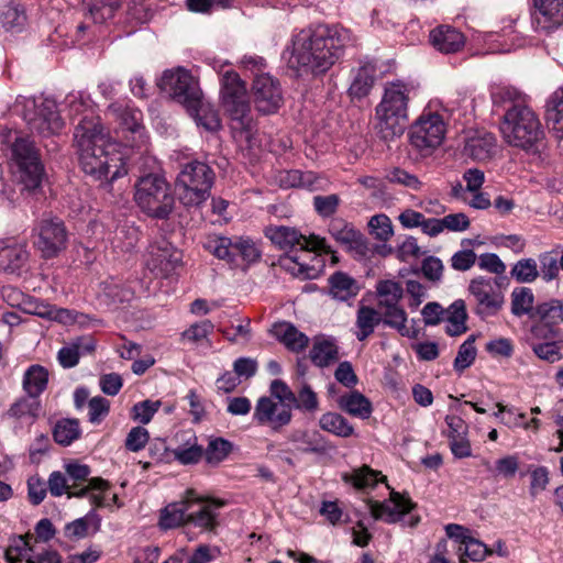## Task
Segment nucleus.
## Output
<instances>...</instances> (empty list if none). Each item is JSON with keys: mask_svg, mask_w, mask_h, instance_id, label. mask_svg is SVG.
Wrapping results in <instances>:
<instances>
[{"mask_svg": "<svg viewBox=\"0 0 563 563\" xmlns=\"http://www.w3.org/2000/svg\"><path fill=\"white\" fill-rule=\"evenodd\" d=\"M81 170L101 185L128 174L123 156L115 151L99 118L84 117L74 132Z\"/></svg>", "mask_w": 563, "mask_h": 563, "instance_id": "nucleus-1", "label": "nucleus"}, {"mask_svg": "<svg viewBox=\"0 0 563 563\" xmlns=\"http://www.w3.org/2000/svg\"><path fill=\"white\" fill-rule=\"evenodd\" d=\"M340 37H294L288 67L296 77L324 74L339 58Z\"/></svg>", "mask_w": 563, "mask_h": 563, "instance_id": "nucleus-2", "label": "nucleus"}, {"mask_svg": "<svg viewBox=\"0 0 563 563\" xmlns=\"http://www.w3.org/2000/svg\"><path fill=\"white\" fill-rule=\"evenodd\" d=\"M411 86L402 80L385 84L380 102L375 108V130L389 142L401 136L408 124V103Z\"/></svg>", "mask_w": 563, "mask_h": 563, "instance_id": "nucleus-3", "label": "nucleus"}, {"mask_svg": "<svg viewBox=\"0 0 563 563\" xmlns=\"http://www.w3.org/2000/svg\"><path fill=\"white\" fill-rule=\"evenodd\" d=\"M13 176L22 195L34 196L42 189L46 176L41 153L27 136H19L11 145Z\"/></svg>", "mask_w": 563, "mask_h": 563, "instance_id": "nucleus-4", "label": "nucleus"}, {"mask_svg": "<svg viewBox=\"0 0 563 563\" xmlns=\"http://www.w3.org/2000/svg\"><path fill=\"white\" fill-rule=\"evenodd\" d=\"M500 131L506 142L530 151L543 139L544 132L538 115L523 103H514L506 110Z\"/></svg>", "mask_w": 563, "mask_h": 563, "instance_id": "nucleus-5", "label": "nucleus"}, {"mask_svg": "<svg viewBox=\"0 0 563 563\" xmlns=\"http://www.w3.org/2000/svg\"><path fill=\"white\" fill-rule=\"evenodd\" d=\"M134 188V200L148 217L167 220L173 213L175 194L164 176L155 173L141 176Z\"/></svg>", "mask_w": 563, "mask_h": 563, "instance_id": "nucleus-6", "label": "nucleus"}, {"mask_svg": "<svg viewBox=\"0 0 563 563\" xmlns=\"http://www.w3.org/2000/svg\"><path fill=\"white\" fill-rule=\"evenodd\" d=\"M216 174L205 162L191 161L179 172L175 190L179 202L186 207H199L210 197Z\"/></svg>", "mask_w": 563, "mask_h": 563, "instance_id": "nucleus-7", "label": "nucleus"}, {"mask_svg": "<svg viewBox=\"0 0 563 563\" xmlns=\"http://www.w3.org/2000/svg\"><path fill=\"white\" fill-rule=\"evenodd\" d=\"M221 100L225 112L236 123L235 128L250 132L254 128L245 82L240 75L228 70L221 78Z\"/></svg>", "mask_w": 563, "mask_h": 563, "instance_id": "nucleus-8", "label": "nucleus"}, {"mask_svg": "<svg viewBox=\"0 0 563 563\" xmlns=\"http://www.w3.org/2000/svg\"><path fill=\"white\" fill-rule=\"evenodd\" d=\"M203 247L217 258L228 263H234L238 256L247 263L257 262L261 257V250L247 236L229 238L211 234L203 242Z\"/></svg>", "mask_w": 563, "mask_h": 563, "instance_id": "nucleus-9", "label": "nucleus"}, {"mask_svg": "<svg viewBox=\"0 0 563 563\" xmlns=\"http://www.w3.org/2000/svg\"><path fill=\"white\" fill-rule=\"evenodd\" d=\"M157 86L162 91L168 93L174 101L183 104L185 108H194L201 96L198 82L190 71L184 67L165 70Z\"/></svg>", "mask_w": 563, "mask_h": 563, "instance_id": "nucleus-10", "label": "nucleus"}, {"mask_svg": "<svg viewBox=\"0 0 563 563\" xmlns=\"http://www.w3.org/2000/svg\"><path fill=\"white\" fill-rule=\"evenodd\" d=\"M23 119L32 132L44 137L59 133L64 126L56 102L49 99L41 103L35 100L26 101Z\"/></svg>", "mask_w": 563, "mask_h": 563, "instance_id": "nucleus-11", "label": "nucleus"}, {"mask_svg": "<svg viewBox=\"0 0 563 563\" xmlns=\"http://www.w3.org/2000/svg\"><path fill=\"white\" fill-rule=\"evenodd\" d=\"M264 234L280 250L291 251L295 246H299V250L303 253L331 252V246L324 238L314 234L307 238L295 228L268 225L265 228Z\"/></svg>", "mask_w": 563, "mask_h": 563, "instance_id": "nucleus-12", "label": "nucleus"}, {"mask_svg": "<svg viewBox=\"0 0 563 563\" xmlns=\"http://www.w3.org/2000/svg\"><path fill=\"white\" fill-rule=\"evenodd\" d=\"M444 133L445 125L441 115L429 113L427 117H420L411 125L409 132L410 144L422 155H428L442 143Z\"/></svg>", "mask_w": 563, "mask_h": 563, "instance_id": "nucleus-13", "label": "nucleus"}, {"mask_svg": "<svg viewBox=\"0 0 563 563\" xmlns=\"http://www.w3.org/2000/svg\"><path fill=\"white\" fill-rule=\"evenodd\" d=\"M37 231L34 244L43 257L53 258L66 249L68 233L63 220L58 218L41 219Z\"/></svg>", "mask_w": 563, "mask_h": 563, "instance_id": "nucleus-14", "label": "nucleus"}, {"mask_svg": "<svg viewBox=\"0 0 563 563\" xmlns=\"http://www.w3.org/2000/svg\"><path fill=\"white\" fill-rule=\"evenodd\" d=\"M497 278L477 277L471 280L468 290L476 301L475 312L478 316H494L504 303V296L498 289Z\"/></svg>", "mask_w": 563, "mask_h": 563, "instance_id": "nucleus-15", "label": "nucleus"}, {"mask_svg": "<svg viewBox=\"0 0 563 563\" xmlns=\"http://www.w3.org/2000/svg\"><path fill=\"white\" fill-rule=\"evenodd\" d=\"M252 95L255 108L262 114H273L284 103L279 80L268 74L255 76Z\"/></svg>", "mask_w": 563, "mask_h": 563, "instance_id": "nucleus-16", "label": "nucleus"}, {"mask_svg": "<svg viewBox=\"0 0 563 563\" xmlns=\"http://www.w3.org/2000/svg\"><path fill=\"white\" fill-rule=\"evenodd\" d=\"M539 318V322L531 328L537 339H553L559 335L558 325L563 322V302L552 299L536 307L532 318Z\"/></svg>", "mask_w": 563, "mask_h": 563, "instance_id": "nucleus-17", "label": "nucleus"}, {"mask_svg": "<svg viewBox=\"0 0 563 563\" xmlns=\"http://www.w3.org/2000/svg\"><path fill=\"white\" fill-rule=\"evenodd\" d=\"M253 417L258 424H267L274 431H278L289 424L292 413L288 404L276 402L269 397H261L255 406Z\"/></svg>", "mask_w": 563, "mask_h": 563, "instance_id": "nucleus-18", "label": "nucleus"}, {"mask_svg": "<svg viewBox=\"0 0 563 563\" xmlns=\"http://www.w3.org/2000/svg\"><path fill=\"white\" fill-rule=\"evenodd\" d=\"M389 500L393 503V506L387 503L371 501L369 509L374 519L383 520L387 523H396L417 506L407 493L400 494L391 490Z\"/></svg>", "mask_w": 563, "mask_h": 563, "instance_id": "nucleus-19", "label": "nucleus"}, {"mask_svg": "<svg viewBox=\"0 0 563 563\" xmlns=\"http://www.w3.org/2000/svg\"><path fill=\"white\" fill-rule=\"evenodd\" d=\"M330 235L347 252L365 256L369 249L364 235L342 218H334L329 223Z\"/></svg>", "mask_w": 563, "mask_h": 563, "instance_id": "nucleus-20", "label": "nucleus"}, {"mask_svg": "<svg viewBox=\"0 0 563 563\" xmlns=\"http://www.w3.org/2000/svg\"><path fill=\"white\" fill-rule=\"evenodd\" d=\"M181 263V252L168 242L151 246L146 265L156 276L168 277Z\"/></svg>", "mask_w": 563, "mask_h": 563, "instance_id": "nucleus-21", "label": "nucleus"}, {"mask_svg": "<svg viewBox=\"0 0 563 563\" xmlns=\"http://www.w3.org/2000/svg\"><path fill=\"white\" fill-rule=\"evenodd\" d=\"M48 489L53 496H62L67 493L68 497L82 498L88 495L89 492L99 490L104 492L109 488V482L101 477H92L89 484H86L81 488H78V484L68 485L65 475L60 472H53L48 478Z\"/></svg>", "mask_w": 563, "mask_h": 563, "instance_id": "nucleus-22", "label": "nucleus"}, {"mask_svg": "<svg viewBox=\"0 0 563 563\" xmlns=\"http://www.w3.org/2000/svg\"><path fill=\"white\" fill-rule=\"evenodd\" d=\"M532 3L537 9V31L550 33L563 26V0H532Z\"/></svg>", "mask_w": 563, "mask_h": 563, "instance_id": "nucleus-23", "label": "nucleus"}, {"mask_svg": "<svg viewBox=\"0 0 563 563\" xmlns=\"http://www.w3.org/2000/svg\"><path fill=\"white\" fill-rule=\"evenodd\" d=\"M120 0H84V5L87 9L86 22L77 25L78 32L88 30V21L93 24H103L112 19L114 12L120 8Z\"/></svg>", "mask_w": 563, "mask_h": 563, "instance_id": "nucleus-24", "label": "nucleus"}, {"mask_svg": "<svg viewBox=\"0 0 563 563\" xmlns=\"http://www.w3.org/2000/svg\"><path fill=\"white\" fill-rule=\"evenodd\" d=\"M497 141L493 133L477 131L474 135L466 139L464 154L475 161H487L493 157Z\"/></svg>", "mask_w": 563, "mask_h": 563, "instance_id": "nucleus-25", "label": "nucleus"}, {"mask_svg": "<svg viewBox=\"0 0 563 563\" xmlns=\"http://www.w3.org/2000/svg\"><path fill=\"white\" fill-rule=\"evenodd\" d=\"M181 443L172 450L173 457L181 465L198 464L205 453V448L198 443V438L192 432H183L180 434Z\"/></svg>", "mask_w": 563, "mask_h": 563, "instance_id": "nucleus-26", "label": "nucleus"}, {"mask_svg": "<svg viewBox=\"0 0 563 563\" xmlns=\"http://www.w3.org/2000/svg\"><path fill=\"white\" fill-rule=\"evenodd\" d=\"M329 295L339 301H347L356 297L361 290L358 283L344 272L333 273L329 279Z\"/></svg>", "mask_w": 563, "mask_h": 563, "instance_id": "nucleus-27", "label": "nucleus"}, {"mask_svg": "<svg viewBox=\"0 0 563 563\" xmlns=\"http://www.w3.org/2000/svg\"><path fill=\"white\" fill-rule=\"evenodd\" d=\"M272 332L279 342L295 353L303 351L309 344V338L290 322L274 324Z\"/></svg>", "mask_w": 563, "mask_h": 563, "instance_id": "nucleus-28", "label": "nucleus"}, {"mask_svg": "<svg viewBox=\"0 0 563 563\" xmlns=\"http://www.w3.org/2000/svg\"><path fill=\"white\" fill-rule=\"evenodd\" d=\"M376 78V66L372 62L364 63L356 71L349 88L352 99H363L369 95Z\"/></svg>", "mask_w": 563, "mask_h": 563, "instance_id": "nucleus-29", "label": "nucleus"}, {"mask_svg": "<svg viewBox=\"0 0 563 563\" xmlns=\"http://www.w3.org/2000/svg\"><path fill=\"white\" fill-rule=\"evenodd\" d=\"M338 406L342 411L361 419L369 418L373 411L369 399L357 390L342 395L338 399Z\"/></svg>", "mask_w": 563, "mask_h": 563, "instance_id": "nucleus-30", "label": "nucleus"}, {"mask_svg": "<svg viewBox=\"0 0 563 563\" xmlns=\"http://www.w3.org/2000/svg\"><path fill=\"white\" fill-rule=\"evenodd\" d=\"M27 18L24 8L11 1L0 9V24L4 32L21 33L24 30Z\"/></svg>", "mask_w": 563, "mask_h": 563, "instance_id": "nucleus-31", "label": "nucleus"}, {"mask_svg": "<svg viewBox=\"0 0 563 563\" xmlns=\"http://www.w3.org/2000/svg\"><path fill=\"white\" fill-rule=\"evenodd\" d=\"M382 322V316L373 307L360 306L356 311L355 336L358 341H365Z\"/></svg>", "mask_w": 563, "mask_h": 563, "instance_id": "nucleus-32", "label": "nucleus"}, {"mask_svg": "<svg viewBox=\"0 0 563 563\" xmlns=\"http://www.w3.org/2000/svg\"><path fill=\"white\" fill-rule=\"evenodd\" d=\"M191 497L186 501L174 503L166 506L159 518V526L163 529H173L188 523V510L192 508Z\"/></svg>", "mask_w": 563, "mask_h": 563, "instance_id": "nucleus-33", "label": "nucleus"}, {"mask_svg": "<svg viewBox=\"0 0 563 563\" xmlns=\"http://www.w3.org/2000/svg\"><path fill=\"white\" fill-rule=\"evenodd\" d=\"M27 261V252L19 244L0 242V271L18 272Z\"/></svg>", "mask_w": 563, "mask_h": 563, "instance_id": "nucleus-34", "label": "nucleus"}, {"mask_svg": "<svg viewBox=\"0 0 563 563\" xmlns=\"http://www.w3.org/2000/svg\"><path fill=\"white\" fill-rule=\"evenodd\" d=\"M48 384V371L38 364L31 365L23 376V389L31 398L38 396L46 389Z\"/></svg>", "mask_w": 563, "mask_h": 563, "instance_id": "nucleus-35", "label": "nucleus"}, {"mask_svg": "<svg viewBox=\"0 0 563 563\" xmlns=\"http://www.w3.org/2000/svg\"><path fill=\"white\" fill-rule=\"evenodd\" d=\"M190 115L195 119L198 126H202L208 132H217L221 129V120L218 111L214 110L210 104H206L202 101V97H199V101L194 108H186Z\"/></svg>", "mask_w": 563, "mask_h": 563, "instance_id": "nucleus-36", "label": "nucleus"}, {"mask_svg": "<svg viewBox=\"0 0 563 563\" xmlns=\"http://www.w3.org/2000/svg\"><path fill=\"white\" fill-rule=\"evenodd\" d=\"M311 362L318 367H328L339 358V347L329 340L316 341L309 352Z\"/></svg>", "mask_w": 563, "mask_h": 563, "instance_id": "nucleus-37", "label": "nucleus"}, {"mask_svg": "<svg viewBox=\"0 0 563 563\" xmlns=\"http://www.w3.org/2000/svg\"><path fill=\"white\" fill-rule=\"evenodd\" d=\"M319 427L323 431L340 438H349L354 433L353 426L338 412L323 413L319 419Z\"/></svg>", "mask_w": 563, "mask_h": 563, "instance_id": "nucleus-38", "label": "nucleus"}, {"mask_svg": "<svg viewBox=\"0 0 563 563\" xmlns=\"http://www.w3.org/2000/svg\"><path fill=\"white\" fill-rule=\"evenodd\" d=\"M233 443L224 438H210L203 457L207 464L217 466L232 452Z\"/></svg>", "mask_w": 563, "mask_h": 563, "instance_id": "nucleus-39", "label": "nucleus"}, {"mask_svg": "<svg viewBox=\"0 0 563 563\" xmlns=\"http://www.w3.org/2000/svg\"><path fill=\"white\" fill-rule=\"evenodd\" d=\"M192 508L188 510V523L205 529H213L216 526L217 515L213 511V506L201 501H192Z\"/></svg>", "mask_w": 563, "mask_h": 563, "instance_id": "nucleus-40", "label": "nucleus"}, {"mask_svg": "<svg viewBox=\"0 0 563 563\" xmlns=\"http://www.w3.org/2000/svg\"><path fill=\"white\" fill-rule=\"evenodd\" d=\"M81 434L77 419H62L56 422L53 429V438L56 443L67 446L77 440Z\"/></svg>", "mask_w": 563, "mask_h": 563, "instance_id": "nucleus-41", "label": "nucleus"}, {"mask_svg": "<svg viewBox=\"0 0 563 563\" xmlns=\"http://www.w3.org/2000/svg\"><path fill=\"white\" fill-rule=\"evenodd\" d=\"M457 552L461 563H466L467 560L479 562L487 555L493 554V551L487 548L486 544L472 537L466 538V541H463V544L459 545Z\"/></svg>", "mask_w": 563, "mask_h": 563, "instance_id": "nucleus-42", "label": "nucleus"}, {"mask_svg": "<svg viewBox=\"0 0 563 563\" xmlns=\"http://www.w3.org/2000/svg\"><path fill=\"white\" fill-rule=\"evenodd\" d=\"M533 302L534 296L530 288H515L511 294V312L517 317L529 314L532 318L536 309L533 308Z\"/></svg>", "mask_w": 563, "mask_h": 563, "instance_id": "nucleus-43", "label": "nucleus"}, {"mask_svg": "<svg viewBox=\"0 0 563 563\" xmlns=\"http://www.w3.org/2000/svg\"><path fill=\"white\" fill-rule=\"evenodd\" d=\"M545 121L548 126L563 133V90L555 91L548 101Z\"/></svg>", "mask_w": 563, "mask_h": 563, "instance_id": "nucleus-44", "label": "nucleus"}, {"mask_svg": "<svg viewBox=\"0 0 563 563\" xmlns=\"http://www.w3.org/2000/svg\"><path fill=\"white\" fill-rule=\"evenodd\" d=\"M95 523V530H99L100 518L91 510L87 516L76 519L65 526V537L68 539H82L88 536L89 525Z\"/></svg>", "mask_w": 563, "mask_h": 563, "instance_id": "nucleus-45", "label": "nucleus"}, {"mask_svg": "<svg viewBox=\"0 0 563 563\" xmlns=\"http://www.w3.org/2000/svg\"><path fill=\"white\" fill-rule=\"evenodd\" d=\"M41 411V402L37 398L22 397L11 405L7 415L11 418L21 419L30 417L33 420L38 418Z\"/></svg>", "mask_w": 563, "mask_h": 563, "instance_id": "nucleus-46", "label": "nucleus"}, {"mask_svg": "<svg viewBox=\"0 0 563 563\" xmlns=\"http://www.w3.org/2000/svg\"><path fill=\"white\" fill-rule=\"evenodd\" d=\"M385 308L384 318L382 322L393 329H396L400 335L410 336V331L407 327V313L399 305L397 306H383Z\"/></svg>", "mask_w": 563, "mask_h": 563, "instance_id": "nucleus-47", "label": "nucleus"}, {"mask_svg": "<svg viewBox=\"0 0 563 563\" xmlns=\"http://www.w3.org/2000/svg\"><path fill=\"white\" fill-rule=\"evenodd\" d=\"M376 292L379 298V307L397 306L404 296L401 285L394 280H380L376 286Z\"/></svg>", "mask_w": 563, "mask_h": 563, "instance_id": "nucleus-48", "label": "nucleus"}, {"mask_svg": "<svg viewBox=\"0 0 563 563\" xmlns=\"http://www.w3.org/2000/svg\"><path fill=\"white\" fill-rule=\"evenodd\" d=\"M282 267L289 272L292 276L298 277L302 280L312 279L317 276L314 267L309 266L300 260L298 255H286L280 260Z\"/></svg>", "mask_w": 563, "mask_h": 563, "instance_id": "nucleus-49", "label": "nucleus"}, {"mask_svg": "<svg viewBox=\"0 0 563 563\" xmlns=\"http://www.w3.org/2000/svg\"><path fill=\"white\" fill-rule=\"evenodd\" d=\"M378 474V472L373 471L369 466L364 465L352 474H344L343 481L351 483L357 489H364L376 486Z\"/></svg>", "mask_w": 563, "mask_h": 563, "instance_id": "nucleus-50", "label": "nucleus"}, {"mask_svg": "<svg viewBox=\"0 0 563 563\" xmlns=\"http://www.w3.org/2000/svg\"><path fill=\"white\" fill-rule=\"evenodd\" d=\"M510 275L518 283H532L539 277L537 262L533 258L519 260L511 268Z\"/></svg>", "mask_w": 563, "mask_h": 563, "instance_id": "nucleus-51", "label": "nucleus"}, {"mask_svg": "<svg viewBox=\"0 0 563 563\" xmlns=\"http://www.w3.org/2000/svg\"><path fill=\"white\" fill-rule=\"evenodd\" d=\"M540 263L539 276L547 283L558 278L560 274V257L554 251L543 252L538 257Z\"/></svg>", "mask_w": 563, "mask_h": 563, "instance_id": "nucleus-52", "label": "nucleus"}, {"mask_svg": "<svg viewBox=\"0 0 563 563\" xmlns=\"http://www.w3.org/2000/svg\"><path fill=\"white\" fill-rule=\"evenodd\" d=\"M474 342L475 335L472 334L460 345L453 363L454 369L457 373H462L474 363L477 353Z\"/></svg>", "mask_w": 563, "mask_h": 563, "instance_id": "nucleus-53", "label": "nucleus"}, {"mask_svg": "<svg viewBox=\"0 0 563 563\" xmlns=\"http://www.w3.org/2000/svg\"><path fill=\"white\" fill-rule=\"evenodd\" d=\"M369 233L378 241L387 242L394 234L391 220L388 216L375 214L368 222Z\"/></svg>", "mask_w": 563, "mask_h": 563, "instance_id": "nucleus-54", "label": "nucleus"}, {"mask_svg": "<svg viewBox=\"0 0 563 563\" xmlns=\"http://www.w3.org/2000/svg\"><path fill=\"white\" fill-rule=\"evenodd\" d=\"M290 404H292L295 408L307 412H314L319 408L318 396L307 383L302 384L297 395L295 394V400L290 401Z\"/></svg>", "mask_w": 563, "mask_h": 563, "instance_id": "nucleus-55", "label": "nucleus"}, {"mask_svg": "<svg viewBox=\"0 0 563 563\" xmlns=\"http://www.w3.org/2000/svg\"><path fill=\"white\" fill-rule=\"evenodd\" d=\"M301 442L305 444L302 448H298L302 453H316L325 454L330 446L324 437L318 432H301Z\"/></svg>", "mask_w": 563, "mask_h": 563, "instance_id": "nucleus-56", "label": "nucleus"}, {"mask_svg": "<svg viewBox=\"0 0 563 563\" xmlns=\"http://www.w3.org/2000/svg\"><path fill=\"white\" fill-rule=\"evenodd\" d=\"M152 15L151 10H148L144 3H133L126 13L129 29L125 31V35H133L137 31L136 25L147 23L152 19Z\"/></svg>", "mask_w": 563, "mask_h": 563, "instance_id": "nucleus-57", "label": "nucleus"}, {"mask_svg": "<svg viewBox=\"0 0 563 563\" xmlns=\"http://www.w3.org/2000/svg\"><path fill=\"white\" fill-rule=\"evenodd\" d=\"M312 202L314 211L320 217L329 218L336 212L341 203V198L336 194H331L328 196H314Z\"/></svg>", "mask_w": 563, "mask_h": 563, "instance_id": "nucleus-58", "label": "nucleus"}, {"mask_svg": "<svg viewBox=\"0 0 563 563\" xmlns=\"http://www.w3.org/2000/svg\"><path fill=\"white\" fill-rule=\"evenodd\" d=\"M534 354L544 361L554 363L563 357V341H550L533 345Z\"/></svg>", "mask_w": 563, "mask_h": 563, "instance_id": "nucleus-59", "label": "nucleus"}, {"mask_svg": "<svg viewBox=\"0 0 563 563\" xmlns=\"http://www.w3.org/2000/svg\"><path fill=\"white\" fill-rule=\"evenodd\" d=\"M161 401H152L150 399L140 401L132 407V419L147 424L153 416L158 411Z\"/></svg>", "mask_w": 563, "mask_h": 563, "instance_id": "nucleus-60", "label": "nucleus"}, {"mask_svg": "<svg viewBox=\"0 0 563 563\" xmlns=\"http://www.w3.org/2000/svg\"><path fill=\"white\" fill-rule=\"evenodd\" d=\"M429 44L443 54H453L465 46V37H429Z\"/></svg>", "mask_w": 563, "mask_h": 563, "instance_id": "nucleus-61", "label": "nucleus"}, {"mask_svg": "<svg viewBox=\"0 0 563 563\" xmlns=\"http://www.w3.org/2000/svg\"><path fill=\"white\" fill-rule=\"evenodd\" d=\"M386 177L390 183L405 186L412 190H419L422 185L416 175L409 174L407 170L398 167L391 169Z\"/></svg>", "mask_w": 563, "mask_h": 563, "instance_id": "nucleus-62", "label": "nucleus"}, {"mask_svg": "<svg viewBox=\"0 0 563 563\" xmlns=\"http://www.w3.org/2000/svg\"><path fill=\"white\" fill-rule=\"evenodd\" d=\"M150 440L148 431L141 426L130 430L125 439V448L131 452H139Z\"/></svg>", "mask_w": 563, "mask_h": 563, "instance_id": "nucleus-63", "label": "nucleus"}, {"mask_svg": "<svg viewBox=\"0 0 563 563\" xmlns=\"http://www.w3.org/2000/svg\"><path fill=\"white\" fill-rule=\"evenodd\" d=\"M443 263L439 257L427 256L421 263V272L430 282H440L443 275Z\"/></svg>", "mask_w": 563, "mask_h": 563, "instance_id": "nucleus-64", "label": "nucleus"}]
</instances>
